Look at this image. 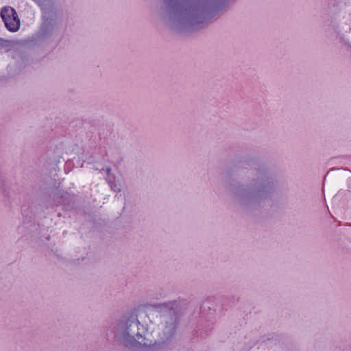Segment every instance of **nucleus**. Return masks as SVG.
Instances as JSON below:
<instances>
[{"label": "nucleus", "mask_w": 351, "mask_h": 351, "mask_svg": "<svg viewBox=\"0 0 351 351\" xmlns=\"http://www.w3.org/2000/svg\"><path fill=\"white\" fill-rule=\"evenodd\" d=\"M158 313V324L154 331L158 339L154 345L160 346L170 342L175 336L179 324V305L176 301L154 303L151 305Z\"/></svg>", "instance_id": "1"}, {"label": "nucleus", "mask_w": 351, "mask_h": 351, "mask_svg": "<svg viewBox=\"0 0 351 351\" xmlns=\"http://www.w3.org/2000/svg\"><path fill=\"white\" fill-rule=\"evenodd\" d=\"M170 12L171 17L174 21H182L189 18H193L201 12L199 5L190 0H165Z\"/></svg>", "instance_id": "3"}, {"label": "nucleus", "mask_w": 351, "mask_h": 351, "mask_svg": "<svg viewBox=\"0 0 351 351\" xmlns=\"http://www.w3.org/2000/svg\"><path fill=\"white\" fill-rule=\"evenodd\" d=\"M1 16L5 27L12 32H15L20 27V20L15 10L11 7H4L1 12Z\"/></svg>", "instance_id": "4"}, {"label": "nucleus", "mask_w": 351, "mask_h": 351, "mask_svg": "<svg viewBox=\"0 0 351 351\" xmlns=\"http://www.w3.org/2000/svg\"><path fill=\"white\" fill-rule=\"evenodd\" d=\"M140 322L136 315L124 317L118 324L117 334L126 346L137 347L138 345L151 346L145 342V338L139 331Z\"/></svg>", "instance_id": "2"}, {"label": "nucleus", "mask_w": 351, "mask_h": 351, "mask_svg": "<svg viewBox=\"0 0 351 351\" xmlns=\"http://www.w3.org/2000/svg\"><path fill=\"white\" fill-rule=\"evenodd\" d=\"M110 171H111V169H110V167H108V168H107V169H106V173H107L108 174V173H110Z\"/></svg>", "instance_id": "5"}]
</instances>
